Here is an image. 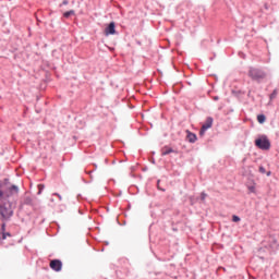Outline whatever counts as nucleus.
<instances>
[{"instance_id":"f257e3e1","label":"nucleus","mask_w":279,"mask_h":279,"mask_svg":"<svg viewBox=\"0 0 279 279\" xmlns=\"http://www.w3.org/2000/svg\"><path fill=\"white\" fill-rule=\"evenodd\" d=\"M248 77H251L253 82L260 84V82H265V80H267V72L260 68H250Z\"/></svg>"},{"instance_id":"f03ea898","label":"nucleus","mask_w":279,"mask_h":279,"mask_svg":"<svg viewBox=\"0 0 279 279\" xmlns=\"http://www.w3.org/2000/svg\"><path fill=\"white\" fill-rule=\"evenodd\" d=\"M255 147H258V149H262L263 151H267L271 149V142L267 135H259V137L255 140Z\"/></svg>"},{"instance_id":"7ed1b4c3","label":"nucleus","mask_w":279,"mask_h":279,"mask_svg":"<svg viewBox=\"0 0 279 279\" xmlns=\"http://www.w3.org/2000/svg\"><path fill=\"white\" fill-rule=\"evenodd\" d=\"M13 215L14 210L12 209V205L0 203V217H2L3 221L10 220Z\"/></svg>"},{"instance_id":"20e7f679","label":"nucleus","mask_w":279,"mask_h":279,"mask_svg":"<svg viewBox=\"0 0 279 279\" xmlns=\"http://www.w3.org/2000/svg\"><path fill=\"white\" fill-rule=\"evenodd\" d=\"M264 247L269 250V252H272L276 254V252L279 250V242L278 239L275 236H269L267 241H264Z\"/></svg>"},{"instance_id":"39448f33","label":"nucleus","mask_w":279,"mask_h":279,"mask_svg":"<svg viewBox=\"0 0 279 279\" xmlns=\"http://www.w3.org/2000/svg\"><path fill=\"white\" fill-rule=\"evenodd\" d=\"M213 118L208 117L205 121V123L202 125V129L199 131V136H204L206 134L207 130H210L213 128Z\"/></svg>"},{"instance_id":"423d86ee","label":"nucleus","mask_w":279,"mask_h":279,"mask_svg":"<svg viewBox=\"0 0 279 279\" xmlns=\"http://www.w3.org/2000/svg\"><path fill=\"white\" fill-rule=\"evenodd\" d=\"M117 34L114 22H110V24L105 28V36H114Z\"/></svg>"},{"instance_id":"0eeeda50","label":"nucleus","mask_w":279,"mask_h":279,"mask_svg":"<svg viewBox=\"0 0 279 279\" xmlns=\"http://www.w3.org/2000/svg\"><path fill=\"white\" fill-rule=\"evenodd\" d=\"M4 195H7V197H12V195H19V186L17 185H10L5 190Z\"/></svg>"},{"instance_id":"6e6552de","label":"nucleus","mask_w":279,"mask_h":279,"mask_svg":"<svg viewBox=\"0 0 279 279\" xmlns=\"http://www.w3.org/2000/svg\"><path fill=\"white\" fill-rule=\"evenodd\" d=\"M50 268L53 271H62V260H60V259H52L50 262Z\"/></svg>"},{"instance_id":"1a4fd4ad","label":"nucleus","mask_w":279,"mask_h":279,"mask_svg":"<svg viewBox=\"0 0 279 279\" xmlns=\"http://www.w3.org/2000/svg\"><path fill=\"white\" fill-rule=\"evenodd\" d=\"M186 141H189L190 143H197V135L191 131H186Z\"/></svg>"},{"instance_id":"9d476101","label":"nucleus","mask_w":279,"mask_h":279,"mask_svg":"<svg viewBox=\"0 0 279 279\" xmlns=\"http://www.w3.org/2000/svg\"><path fill=\"white\" fill-rule=\"evenodd\" d=\"M173 148H170V147H165L163 149H162V153H161V155L162 156H169V154H173Z\"/></svg>"},{"instance_id":"9b49d317","label":"nucleus","mask_w":279,"mask_h":279,"mask_svg":"<svg viewBox=\"0 0 279 279\" xmlns=\"http://www.w3.org/2000/svg\"><path fill=\"white\" fill-rule=\"evenodd\" d=\"M75 14L74 10H70L65 13H63L64 19H69L70 16H73Z\"/></svg>"},{"instance_id":"f8f14e48","label":"nucleus","mask_w":279,"mask_h":279,"mask_svg":"<svg viewBox=\"0 0 279 279\" xmlns=\"http://www.w3.org/2000/svg\"><path fill=\"white\" fill-rule=\"evenodd\" d=\"M257 121H258V123H260V124L265 123V121H266L265 114H258V116H257Z\"/></svg>"},{"instance_id":"ddd939ff","label":"nucleus","mask_w":279,"mask_h":279,"mask_svg":"<svg viewBox=\"0 0 279 279\" xmlns=\"http://www.w3.org/2000/svg\"><path fill=\"white\" fill-rule=\"evenodd\" d=\"M8 236H12V233L4 231V232L2 233V241H5V239H8Z\"/></svg>"},{"instance_id":"4468645a","label":"nucleus","mask_w":279,"mask_h":279,"mask_svg":"<svg viewBox=\"0 0 279 279\" xmlns=\"http://www.w3.org/2000/svg\"><path fill=\"white\" fill-rule=\"evenodd\" d=\"M276 97H278V90L274 89V92L270 94V100L276 99Z\"/></svg>"},{"instance_id":"2eb2a0df","label":"nucleus","mask_w":279,"mask_h":279,"mask_svg":"<svg viewBox=\"0 0 279 279\" xmlns=\"http://www.w3.org/2000/svg\"><path fill=\"white\" fill-rule=\"evenodd\" d=\"M24 204H25L26 206H32V197H26V198L24 199Z\"/></svg>"},{"instance_id":"dca6fc26","label":"nucleus","mask_w":279,"mask_h":279,"mask_svg":"<svg viewBox=\"0 0 279 279\" xmlns=\"http://www.w3.org/2000/svg\"><path fill=\"white\" fill-rule=\"evenodd\" d=\"M232 221H233L234 223H238V221H241V218H240L239 216H236V215H233V216H232Z\"/></svg>"},{"instance_id":"f3484780","label":"nucleus","mask_w":279,"mask_h":279,"mask_svg":"<svg viewBox=\"0 0 279 279\" xmlns=\"http://www.w3.org/2000/svg\"><path fill=\"white\" fill-rule=\"evenodd\" d=\"M206 197H208V194H206L205 192H202V194H201L202 202H204L206 199Z\"/></svg>"},{"instance_id":"a211bd4d","label":"nucleus","mask_w":279,"mask_h":279,"mask_svg":"<svg viewBox=\"0 0 279 279\" xmlns=\"http://www.w3.org/2000/svg\"><path fill=\"white\" fill-rule=\"evenodd\" d=\"M52 197H58L59 202H62V195H60L58 193H53Z\"/></svg>"},{"instance_id":"6ab92c4d","label":"nucleus","mask_w":279,"mask_h":279,"mask_svg":"<svg viewBox=\"0 0 279 279\" xmlns=\"http://www.w3.org/2000/svg\"><path fill=\"white\" fill-rule=\"evenodd\" d=\"M3 232H5V223H2L0 228V234H3Z\"/></svg>"},{"instance_id":"aec40b11","label":"nucleus","mask_w":279,"mask_h":279,"mask_svg":"<svg viewBox=\"0 0 279 279\" xmlns=\"http://www.w3.org/2000/svg\"><path fill=\"white\" fill-rule=\"evenodd\" d=\"M62 5H69V0H63L62 3L60 4V8H62Z\"/></svg>"},{"instance_id":"412c9836","label":"nucleus","mask_w":279,"mask_h":279,"mask_svg":"<svg viewBox=\"0 0 279 279\" xmlns=\"http://www.w3.org/2000/svg\"><path fill=\"white\" fill-rule=\"evenodd\" d=\"M259 173H266L265 167L263 166L259 167Z\"/></svg>"},{"instance_id":"4be33fe9","label":"nucleus","mask_w":279,"mask_h":279,"mask_svg":"<svg viewBox=\"0 0 279 279\" xmlns=\"http://www.w3.org/2000/svg\"><path fill=\"white\" fill-rule=\"evenodd\" d=\"M3 195H5V193L0 189V201L3 199Z\"/></svg>"},{"instance_id":"5701e85b","label":"nucleus","mask_w":279,"mask_h":279,"mask_svg":"<svg viewBox=\"0 0 279 279\" xmlns=\"http://www.w3.org/2000/svg\"><path fill=\"white\" fill-rule=\"evenodd\" d=\"M157 189H159L160 191H165V190L160 189V180L157 181Z\"/></svg>"},{"instance_id":"b1692460","label":"nucleus","mask_w":279,"mask_h":279,"mask_svg":"<svg viewBox=\"0 0 279 279\" xmlns=\"http://www.w3.org/2000/svg\"><path fill=\"white\" fill-rule=\"evenodd\" d=\"M43 189H45V185H39V192H38L39 195H40V191H43Z\"/></svg>"},{"instance_id":"393cba45","label":"nucleus","mask_w":279,"mask_h":279,"mask_svg":"<svg viewBox=\"0 0 279 279\" xmlns=\"http://www.w3.org/2000/svg\"><path fill=\"white\" fill-rule=\"evenodd\" d=\"M4 184H10V179H4Z\"/></svg>"},{"instance_id":"a878e982","label":"nucleus","mask_w":279,"mask_h":279,"mask_svg":"<svg viewBox=\"0 0 279 279\" xmlns=\"http://www.w3.org/2000/svg\"><path fill=\"white\" fill-rule=\"evenodd\" d=\"M214 99H215V101H218V100H219V97H218V96H215Z\"/></svg>"},{"instance_id":"bb28decb","label":"nucleus","mask_w":279,"mask_h":279,"mask_svg":"<svg viewBox=\"0 0 279 279\" xmlns=\"http://www.w3.org/2000/svg\"><path fill=\"white\" fill-rule=\"evenodd\" d=\"M250 191H251L252 193H254V186L250 187Z\"/></svg>"},{"instance_id":"cd10ccee","label":"nucleus","mask_w":279,"mask_h":279,"mask_svg":"<svg viewBox=\"0 0 279 279\" xmlns=\"http://www.w3.org/2000/svg\"><path fill=\"white\" fill-rule=\"evenodd\" d=\"M50 202L53 204V202H56L53 198H50Z\"/></svg>"},{"instance_id":"c85d7f7f","label":"nucleus","mask_w":279,"mask_h":279,"mask_svg":"<svg viewBox=\"0 0 279 279\" xmlns=\"http://www.w3.org/2000/svg\"><path fill=\"white\" fill-rule=\"evenodd\" d=\"M267 175H271V172H267Z\"/></svg>"}]
</instances>
